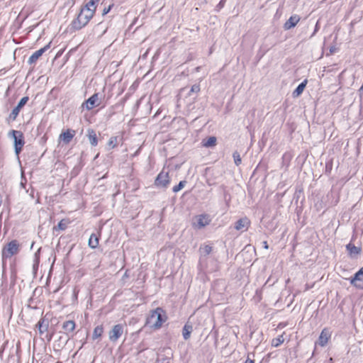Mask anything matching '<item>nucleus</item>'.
Returning a JSON list of instances; mask_svg holds the SVG:
<instances>
[{"label":"nucleus","mask_w":363,"mask_h":363,"mask_svg":"<svg viewBox=\"0 0 363 363\" xmlns=\"http://www.w3.org/2000/svg\"><path fill=\"white\" fill-rule=\"evenodd\" d=\"M100 0H90L82 9L77 17L72 21V29L80 30L86 26L95 14Z\"/></svg>","instance_id":"f257e3e1"},{"label":"nucleus","mask_w":363,"mask_h":363,"mask_svg":"<svg viewBox=\"0 0 363 363\" xmlns=\"http://www.w3.org/2000/svg\"><path fill=\"white\" fill-rule=\"evenodd\" d=\"M167 320L164 311L158 307L151 311L150 315L147 319L146 324H150L155 330L160 329Z\"/></svg>","instance_id":"f03ea898"},{"label":"nucleus","mask_w":363,"mask_h":363,"mask_svg":"<svg viewBox=\"0 0 363 363\" xmlns=\"http://www.w3.org/2000/svg\"><path fill=\"white\" fill-rule=\"evenodd\" d=\"M21 250V244L17 240H12L5 245L1 250L2 260L10 259L18 254Z\"/></svg>","instance_id":"7ed1b4c3"},{"label":"nucleus","mask_w":363,"mask_h":363,"mask_svg":"<svg viewBox=\"0 0 363 363\" xmlns=\"http://www.w3.org/2000/svg\"><path fill=\"white\" fill-rule=\"evenodd\" d=\"M9 135L13 138L15 153L18 156L25 145L24 135L21 131L16 130H11Z\"/></svg>","instance_id":"20e7f679"},{"label":"nucleus","mask_w":363,"mask_h":363,"mask_svg":"<svg viewBox=\"0 0 363 363\" xmlns=\"http://www.w3.org/2000/svg\"><path fill=\"white\" fill-rule=\"evenodd\" d=\"M125 325L123 324H116L108 331V339L112 342H116L122 337Z\"/></svg>","instance_id":"39448f33"},{"label":"nucleus","mask_w":363,"mask_h":363,"mask_svg":"<svg viewBox=\"0 0 363 363\" xmlns=\"http://www.w3.org/2000/svg\"><path fill=\"white\" fill-rule=\"evenodd\" d=\"M171 182L168 172L161 171L155 180V185L157 187L167 188Z\"/></svg>","instance_id":"423d86ee"},{"label":"nucleus","mask_w":363,"mask_h":363,"mask_svg":"<svg viewBox=\"0 0 363 363\" xmlns=\"http://www.w3.org/2000/svg\"><path fill=\"white\" fill-rule=\"evenodd\" d=\"M196 221L192 223L194 228L201 229L210 224L211 219L207 214H201L195 217Z\"/></svg>","instance_id":"0eeeda50"},{"label":"nucleus","mask_w":363,"mask_h":363,"mask_svg":"<svg viewBox=\"0 0 363 363\" xmlns=\"http://www.w3.org/2000/svg\"><path fill=\"white\" fill-rule=\"evenodd\" d=\"M99 105V94L95 93L82 104V107H85L86 110L90 111Z\"/></svg>","instance_id":"6e6552de"},{"label":"nucleus","mask_w":363,"mask_h":363,"mask_svg":"<svg viewBox=\"0 0 363 363\" xmlns=\"http://www.w3.org/2000/svg\"><path fill=\"white\" fill-rule=\"evenodd\" d=\"M331 335L332 333L330 329L329 328H324L318 337L316 344L320 347H325L330 340Z\"/></svg>","instance_id":"1a4fd4ad"},{"label":"nucleus","mask_w":363,"mask_h":363,"mask_svg":"<svg viewBox=\"0 0 363 363\" xmlns=\"http://www.w3.org/2000/svg\"><path fill=\"white\" fill-rule=\"evenodd\" d=\"M350 284L359 289H363V267L350 279Z\"/></svg>","instance_id":"9d476101"},{"label":"nucleus","mask_w":363,"mask_h":363,"mask_svg":"<svg viewBox=\"0 0 363 363\" xmlns=\"http://www.w3.org/2000/svg\"><path fill=\"white\" fill-rule=\"evenodd\" d=\"M51 42L48 43L43 48L33 52L31 56L28 58V62L30 65L35 64L38 60L43 55V54L46 52L51 47Z\"/></svg>","instance_id":"9b49d317"},{"label":"nucleus","mask_w":363,"mask_h":363,"mask_svg":"<svg viewBox=\"0 0 363 363\" xmlns=\"http://www.w3.org/2000/svg\"><path fill=\"white\" fill-rule=\"evenodd\" d=\"M62 328L63 330V333L69 336L72 335L75 328H76V323L74 320H66L62 323Z\"/></svg>","instance_id":"f8f14e48"},{"label":"nucleus","mask_w":363,"mask_h":363,"mask_svg":"<svg viewBox=\"0 0 363 363\" xmlns=\"http://www.w3.org/2000/svg\"><path fill=\"white\" fill-rule=\"evenodd\" d=\"M250 220L248 218L244 217L240 219H239L235 225V228L237 230H247L250 225Z\"/></svg>","instance_id":"ddd939ff"},{"label":"nucleus","mask_w":363,"mask_h":363,"mask_svg":"<svg viewBox=\"0 0 363 363\" xmlns=\"http://www.w3.org/2000/svg\"><path fill=\"white\" fill-rule=\"evenodd\" d=\"M75 130L72 129H67L60 135V139L62 140L65 143L68 144L71 142L75 135Z\"/></svg>","instance_id":"4468645a"},{"label":"nucleus","mask_w":363,"mask_h":363,"mask_svg":"<svg viewBox=\"0 0 363 363\" xmlns=\"http://www.w3.org/2000/svg\"><path fill=\"white\" fill-rule=\"evenodd\" d=\"M300 21V17L298 15L291 16L289 20L284 23V29L289 30L295 27Z\"/></svg>","instance_id":"2eb2a0df"},{"label":"nucleus","mask_w":363,"mask_h":363,"mask_svg":"<svg viewBox=\"0 0 363 363\" xmlns=\"http://www.w3.org/2000/svg\"><path fill=\"white\" fill-rule=\"evenodd\" d=\"M346 249L350 257L357 256L362 252V248L360 247H356L351 242L346 245Z\"/></svg>","instance_id":"dca6fc26"},{"label":"nucleus","mask_w":363,"mask_h":363,"mask_svg":"<svg viewBox=\"0 0 363 363\" xmlns=\"http://www.w3.org/2000/svg\"><path fill=\"white\" fill-rule=\"evenodd\" d=\"M87 136L90 144L95 147L98 145V137L96 131L94 129H89L87 130Z\"/></svg>","instance_id":"f3484780"},{"label":"nucleus","mask_w":363,"mask_h":363,"mask_svg":"<svg viewBox=\"0 0 363 363\" xmlns=\"http://www.w3.org/2000/svg\"><path fill=\"white\" fill-rule=\"evenodd\" d=\"M99 238H100V234L96 235L95 233H92L90 235V238H89V242H88V245H89V247H91L92 249L96 248L99 244Z\"/></svg>","instance_id":"a211bd4d"},{"label":"nucleus","mask_w":363,"mask_h":363,"mask_svg":"<svg viewBox=\"0 0 363 363\" xmlns=\"http://www.w3.org/2000/svg\"><path fill=\"white\" fill-rule=\"evenodd\" d=\"M104 326L103 325H97L94 328L93 334H92V339L93 340H97L99 339L103 333H104Z\"/></svg>","instance_id":"6ab92c4d"},{"label":"nucleus","mask_w":363,"mask_h":363,"mask_svg":"<svg viewBox=\"0 0 363 363\" xmlns=\"http://www.w3.org/2000/svg\"><path fill=\"white\" fill-rule=\"evenodd\" d=\"M216 138L214 136L209 137L202 141V145L205 147H214L216 145Z\"/></svg>","instance_id":"aec40b11"},{"label":"nucleus","mask_w":363,"mask_h":363,"mask_svg":"<svg viewBox=\"0 0 363 363\" xmlns=\"http://www.w3.org/2000/svg\"><path fill=\"white\" fill-rule=\"evenodd\" d=\"M284 335V333H283L278 337L273 338L271 342V345L274 347H277L280 346L281 344H283L285 340Z\"/></svg>","instance_id":"412c9836"},{"label":"nucleus","mask_w":363,"mask_h":363,"mask_svg":"<svg viewBox=\"0 0 363 363\" xmlns=\"http://www.w3.org/2000/svg\"><path fill=\"white\" fill-rule=\"evenodd\" d=\"M307 83H308L307 79H305L303 82H302L296 87V89L294 91V92H293L294 96H298L299 95H301L303 93V90L305 89Z\"/></svg>","instance_id":"4be33fe9"},{"label":"nucleus","mask_w":363,"mask_h":363,"mask_svg":"<svg viewBox=\"0 0 363 363\" xmlns=\"http://www.w3.org/2000/svg\"><path fill=\"white\" fill-rule=\"evenodd\" d=\"M191 332H192V325H189V324H185V325L183 328V330H182V335H183L184 340L189 339Z\"/></svg>","instance_id":"5701e85b"},{"label":"nucleus","mask_w":363,"mask_h":363,"mask_svg":"<svg viewBox=\"0 0 363 363\" xmlns=\"http://www.w3.org/2000/svg\"><path fill=\"white\" fill-rule=\"evenodd\" d=\"M109 149H113L118 145V138L117 136H112L107 143Z\"/></svg>","instance_id":"b1692460"},{"label":"nucleus","mask_w":363,"mask_h":363,"mask_svg":"<svg viewBox=\"0 0 363 363\" xmlns=\"http://www.w3.org/2000/svg\"><path fill=\"white\" fill-rule=\"evenodd\" d=\"M70 223L69 219H62L57 224V228L60 230H65Z\"/></svg>","instance_id":"393cba45"},{"label":"nucleus","mask_w":363,"mask_h":363,"mask_svg":"<svg viewBox=\"0 0 363 363\" xmlns=\"http://www.w3.org/2000/svg\"><path fill=\"white\" fill-rule=\"evenodd\" d=\"M201 252L204 255H208L212 252V247L209 245H203L200 247Z\"/></svg>","instance_id":"a878e982"},{"label":"nucleus","mask_w":363,"mask_h":363,"mask_svg":"<svg viewBox=\"0 0 363 363\" xmlns=\"http://www.w3.org/2000/svg\"><path fill=\"white\" fill-rule=\"evenodd\" d=\"M20 111L21 110L18 107L16 106L12 110L11 114L9 115V118L11 119L12 121H15L16 119L17 116H18Z\"/></svg>","instance_id":"bb28decb"},{"label":"nucleus","mask_w":363,"mask_h":363,"mask_svg":"<svg viewBox=\"0 0 363 363\" xmlns=\"http://www.w3.org/2000/svg\"><path fill=\"white\" fill-rule=\"evenodd\" d=\"M186 181H181L179 184L174 186L173 188H172V191L174 193H177L178 191H179L181 189H182L185 184H186Z\"/></svg>","instance_id":"cd10ccee"},{"label":"nucleus","mask_w":363,"mask_h":363,"mask_svg":"<svg viewBox=\"0 0 363 363\" xmlns=\"http://www.w3.org/2000/svg\"><path fill=\"white\" fill-rule=\"evenodd\" d=\"M29 100V97L28 96H24L23 97L20 101L18 102V104H17L16 107H18L20 110H21V108L27 104V102Z\"/></svg>","instance_id":"c85d7f7f"},{"label":"nucleus","mask_w":363,"mask_h":363,"mask_svg":"<svg viewBox=\"0 0 363 363\" xmlns=\"http://www.w3.org/2000/svg\"><path fill=\"white\" fill-rule=\"evenodd\" d=\"M233 157L235 164L239 165L241 163V158L240 157V155L238 152H235L233 154Z\"/></svg>","instance_id":"c756f323"},{"label":"nucleus","mask_w":363,"mask_h":363,"mask_svg":"<svg viewBox=\"0 0 363 363\" xmlns=\"http://www.w3.org/2000/svg\"><path fill=\"white\" fill-rule=\"evenodd\" d=\"M113 6V4H111L108 6H105L103 9L102 15L103 16L106 15L111 11V9H112Z\"/></svg>","instance_id":"7c9ffc66"},{"label":"nucleus","mask_w":363,"mask_h":363,"mask_svg":"<svg viewBox=\"0 0 363 363\" xmlns=\"http://www.w3.org/2000/svg\"><path fill=\"white\" fill-rule=\"evenodd\" d=\"M43 323V320H40L38 321V324H37V325H38V328H39L40 333L41 334H42V333H43V331H41V330H40V328L42 327V323Z\"/></svg>","instance_id":"2f4dec72"},{"label":"nucleus","mask_w":363,"mask_h":363,"mask_svg":"<svg viewBox=\"0 0 363 363\" xmlns=\"http://www.w3.org/2000/svg\"><path fill=\"white\" fill-rule=\"evenodd\" d=\"M245 363H255V361H254V360H252V359H250V358H247V359L245 360Z\"/></svg>","instance_id":"473e14b6"},{"label":"nucleus","mask_w":363,"mask_h":363,"mask_svg":"<svg viewBox=\"0 0 363 363\" xmlns=\"http://www.w3.org/2000/svg\"><path fill=\"white\" fill-rule=\"evenodd\" d=\"M264 246L266 249L268 248L267 242L266 241L264 242Z\"/></svg>","instance_id":"72a5a7b5"},{"label":"nucleus","mask_w":363,"mask_h":363,"mask_svg":"<svg viewBox=\"0 0 363 363\" xmlns=\"http://www.w3.org/2000/svg\"><path fill=\"white\" fill-rule=\"evenodd\" d=\"M191 90L192 91L196 90V88H191Z\"/></svg>","instance_id":"f704fd0d"},{"label":"nucleus","mask_w":363,"mask_h":363,"mask_svg":"<svg viewBox=\"0 0 363 363\" xmlns=\"http://www.w3.org/2000/svg\"><path fill=\"white\" fill-rule=\"evenodd\" d=\"M191 90L192 91L196 90V88H191Z\"/></svg>","instance_id":"c9c22d12"},{"label":"nucleus","mask_w":363,"mask_h":363,"mask_svg":"<svg viewBox=\"0 0 363 363\" xmlns=\"http://www.w3.org/2000/svg\"><path fill=\"white\" fill-rule=\"evenodd\" d=\"M56 363H62V362H60V361H58V362H57Z\"/></svg>","instance_id":"e433bc0d"}]
</instances>
